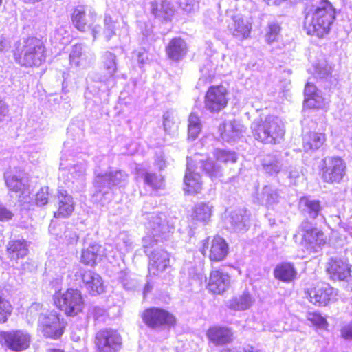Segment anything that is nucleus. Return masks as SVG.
<instances>
[{
  "label": "nucleus",
  "instance_id": "1",
  "mask_svg": "<svg viewBox=\"0 0 352 352\" xmlns=\"http://www.w3.org/2000/svg\"><path fill=\"white\" fill-rule=\"evenodd\" d=\"M335 15V9L330 1L322 0L307 8L304 28L307 34L322 38L329 33Z\"/></svg>",
  "mask_w": 352,
  "mask_h": 352
},
{
  "label": "nucleus",
  "instance_id": "2",
  "mask_svg": "<svg viewBox=\"0 0 352 352\" xmlns=\"http://www.w3.org/2000/svg\"><path fill=\"white\" fill-rule=\"evenodd\" d=\"M251 130L254 138L264 144H279L283 140L285 133L284 123L274 116L254 120L251 125Z\"/></svg>",
  "mask_w": 352,
  "mask_h": 352
},
{
  "label": "nucleus",
  "instance_id": "3",
  "mask_svg": "<svg viewBox=\"0 0 352 352\" xmlns=\"http://www.w3.org/2000/svg\"><path fill=\"white\" fill-rule=\"evenodd\" d=\"M14 56L22 66H39L45 60V47L40 39L29 37L19 45Z\"/></svg>",
  "mask_w": 352,
  "mask_h": 352
},
{
  "label": "nucleus",
  "instance_id": "4",
  "mask_svg": "<svg viewBox=\"0 0 352 352\" xmlns=\"http://www.w3.org/2000/svg\"><path fill=\"white\" fill-rule=\"evenodd\" d=\"M128 177V174L122 170L97 175L94 182L96 191L93 195L94 201L104 205L112 197L111 187L124 186L127 184Z\"/></svg>",
  "mask_w": 352,
  "mask_h": 352
},
{
  "label": "nucleus",
  "instance_id": "5",
  "mask_svg": "<svg viewBox=\"0 0 352 352\" xmlns=\"http://www.w3.org/2000/svg\"><path fill=\"white\" fill-rule=\"evenodd\" d=\"M53 299L56 307L69 316H76L84 308V300L78 289H68L63 293L56 292Z\"/></svg>",
  "mask_w": 352,
  "mask_h": 352
},
{
  "label": "nucleus",
  "instance_id": "6",
  "mask_svg": "<svg viewBox=\"0 0 352 352\" xmlns=\"http://www.w3.org/2000/svg\"><path fill=\"white\" fill-rule=\"evenodd\" d=\"M97 14L95 10L88 6H78L72 14V21L74 27L80 32H87L91 30L94 40L97 38L100 33V28L94 26Z\"/></svg>",
  "mask_w": 352,
  "mask_h": 352
},
{
  "label": "nucleus",
  "instance_id": "7",
  "mask_svg": "<svg viewBox=\"0 0 352 352\" xmlns=\"http://www.w3.org/2000/svg\"><path fill=\"white\" fill-rule=\"evenodd\" d=\"M298 235L302 237L303 245L310 252H317L318 248L325 243L324 233L314 228L307 221L301 223L294 237L297 238Z\"/></svg>",
  "mask_w": 352,
  "mask_h": 352
},
{
  "label": "nucleus",
  "instance_id": "8",
  "mask_svg": "<svg viewBox=\"0 0 352 352\" xmlns=\"http://www.w3.org/2000/svg\"><path fill=\"white\" fill-rule=\"evenodd\" d=\"M322 179L327 183H339L346 173V164L339 157H327L323 160Z\"/></svg>",
  "mask_w": 352,
  "mask_h": 352
},
{
  "label": "nucleus",
  "instance_id": "9",
  "mask_svg": "<svg viewBox=\"0 0 352 352\" xmlns=\"http://www.w3.org/2000/svg\"><path fill=\"white\" fill-rule=\"evenodd\" d=\"M95 343L99 352H118L122 342L121 336L116 331L104 329L96 333Z\"/></svg>",
  "mask_w": 352,
  "mask_h": 352
},
{
  "label": "nucleus",
  "instance_id": "10",
  "mask_svg": "<svg viewBox=\"0 0 352 352\" xmlns=\"http://www.w3.org/2000/svg\"><path fill=\"white\" fill-rule=\"evenodd\" d=\"M74 276L76 280H82L85 288L89 294L97 296L104 292L103 280L96 272L82 267H76Z\"/></svg>",
  "mask_w": 352,
  "mask_h": 352
},
{
  "label": "nucleus",
  "instance_id": "11",
  "mask_svg": "<svg viewBox=\"0 0 352 352\" xmlns=\"http://www.w3.org/2000/svg\"><path fill=\"white\" fill-rule=\"evenodd\" d=\"M227 89L221 85L211 86L204 98V107L211 113H218L228 104Z\"/></svg>",
  "mask_w": 352,
  "mask_h": 352
},
{
  "label": "nucleus",
  "instance_id": "12",
  "mask_svg": "<svg viewBox=\"0 0 352 352\" xmlns=\"http://www.w3.org/2000/svg\"><path fill=\"white\" fill-rule=\"evenodd\" d=\"M142 318L144 322L153 329L173 325L175 322V318L171 314L160 308L153 307L144 310Z\"/></svg>",
  "mask_w": 352,
  "mask_h": 352
},
{
  "label": "nucleus",
  "instance_id": "13",
  "mask_svg": "<svg viewBox=\"0 0 352 352\" xmlns=\"http://www.w3.org/2000/svg\"><path fill=\"white\" fill-rule=\"evenodd\" d=\"M39 329L46 337L56 339L63 334L60 318L55 311L41 314L38 318Z\"/></svg>",
  "mask_w": 352,
  "mask_h": 352
},
{
  "label": "nucleus",
  "instance_id": "14",
  "mask_svg": "<svg viewBox=\"0 0 352 352\" xmlns=\"http://www.w3.org/2000/svg\"><path fill=\"white\" fill-rule=\"evenodd\" d=\"M30 336L23 331H12L0 333V342L12 351H21L29 346Z\"/></svg>",
  "mask_w": 352,
  "mask_h": 352
},
{
  "label": "nucleus",
  "instance_id": "15",
  "mask_svg": "<svg viewBox=\"0 0 352 352\" xmlns=\"http://www.w3.org/2000/svg\"><path fill=\"white\" fill-rule=\"evenodd\" d=\"M307 294L309 301L318 306H326L337 296L336 291L327 283L318 285L308 290Z\"/></svg>",
  "mask_w": 352,
  "mask_h": 352
},
{
  "label": "nucleus",
  "instance_id": "16",
  "mask_svg": "<svg viewBox=\"0 0 352 352\" xmlns=\"http://www.w3.org/2000/svg\"><path fill=\"white\" fill-rule=\"evenodd\" d=\"M204 243L202 248V254H206V250L209 248V258L213 261H221L225 258L228 254V245L226 241L219 236H214L210 241L209 239Z\"/></svg>",
  "mask_w": 352,
  "mask_h": 352
},
{
  "label": "nucleus",
  "instance_id": "17",
  "mask_svg": "<svg viewBox=\"0 0 352 352\" xmlns=\"http://www.w3.org/2000/svg\"><path fill=\"white\" fill-rule=\"evenodd\" d=\"M230 275L221 270H212L208 280L207 287L213 294H220L227 291L230 286Z\"/></svg>",
  "mask_w": 352,
  "mask_h": 352
},
{
  "label": "nucleus",
  "instance_id": "18",
  "mask_svg": "<svg viewBox=\"0 0 352 352\" xmlns=\"http://www.w3.org/2000/svg\"><path fill=\"white\" fill-rule=\"evenodd\" d=\"M252 28V22L248 19L239 16H233L228 25L229 32L241 41L250 37Z\"/></svg>",
  "mask_w": 352,
  "mask_h": 352
},
{
  "label": "nucleus",
  "instance_id": "19",
  "mask_svg": "<svg viewBox=\"0 0 352 352\" xmlns=\"http://www.w3.org/2000/svg\"><path fill=\"white\" fill-rule=\"evenodd\" d=\"M170 266V254L164 250H155L149 256L150 274L158 275Z\"/></svg>",
  "mask_w": 352,
  "mask_h": 352
},
{
  "label": "nucleus",
  "instance_id": "20",
  "mask_svg": "<svg viewBox=\"0 0 352 352\" xmlns=\"http://www.w3.org/2000/svg\"><path fill=\"white\" fill-rule=\"evenodd\" d=\"M184 184V190L192 194L200 192L203 186L201 176L199 173H195L192 160L188 157H187Z\"/></svg>",
  "mask_w": 352,
  "mask_h": 352
},
{
  "label": "nucleus",
  "instance_id": "21",
  "mask_svg": "<svg viewBox=\"0 0 352 352\" xmlns=\"http://www.w3.org/2000/svg\"><path fill=\"white\" fill-rule=\"evenodd\" d=\"M4 178L6 184L9 190L16 193L19 201L26 203L30 199V192L25 188L21 179L12 171L6 172L4 175Z\"/></svg>",
  "mask_w": 352,
  "mask_h": 352
},
{
  "label": "nucleus",
  "instance_id": "22",
  "mask_svg": "<svg viewBox=\"0 0 352 352\" xmlns=\"http://www.w3.org/2000/svg\"><path fill=\"white\" fill-rule=\"evenodd\" d=\"M327 270L333 279L345 280L349 274L350 267L346 261L332 257L327 263Z\"/></svg>",
  "mask_w": 352,
  "mask_h": 352
},
{
  "label": "nucleus",
  "instance_id": "23",
  "mask_svg": "<svg viewBox=\"0 0 352 352\" xmlns=\"http://www.w3.org/2000/svg\"><path fill=\"white\" fill-rule=\"evenodd\" d=\"M206 336L209 340L215 345H223L232 340L233 333L226 327L214 326L208 329Z\"/></svg>",
  "mask_w": 352,
  "mask_h": 352
},
{
  "label": "nucleus",
  "instance_id": "24",
  "mask_svg": "<svg viewBox=\"0 0 352 352\" xmlns=\"http://www.w3.org/2000/svg\"><path fill=\"white\" fill-rule=\"evenodd\" d=\"M188 52L187 44L180 37L173 38L166 47L168 57L173 61L182 60Z\"/></svg>",
  "mask_w": 352,
  "mask_h": 352
},
{
  "label": "nucleus",
  "instance_id": "25",
  "mask_svg": "<svg viewBox=\"0 0 352 352\" xmlns=\"http://www.w3.org/2000/svg\"><path fill=\"white\" fill-rule=\"evenodd\" d=\"M223 140L227 142L235 141L245 131V127L239 122L234 120L219 126Z\"/></svg>",
  "mask_w": 352,
  "mask_h": 352
},
{
  "label": "nucleus",
  "instance_id": "26",
  "mask_svg": "<svg viewBox=\"0 0 352 352\" xmlns=\"http://www.w3.org/2000/svg\"><path fill=\"white\" fill-rule=\"evenodd\" d=\"M58 209L54 212L56 218L66 217L72 214L74 210L73 198L66 191L60 190L58 193Z\"/></svg>",
  "mask_w": 352,
  "mask_h": 352
},
{
  "label": "nucleus",
  "instance_id": "27",
  "mask_svg": "<svg viewBox=\"0 0 352 352\" xmlns=\"http://www.w3.org/2000/svg\"><path fill=\"white\" fill-rule=\"evenodd\" d=\"M249 215L244 208L233 211L230 216L229 222L233 230L236 232H243L249 226Z\"/></svg>",
  "mask_w": 352,
  "mask_h": 352
},
{
  "label": "nucleus",
  "instance_id": "28",
  "mask_svg": "<svg viewBox=\"0 0 352 352\" xmlns=\"http://www.w3.org/2000/svg\"><path fill=\"white\" fill-rule=\"evenodd\" d=\"M212 206L204 202H200L196 204L192 213V220L202 223L204 224L208 223L211 218L212 213Z\"/></svg>",
  "mask_w": 352,
  "mask_h": 352
},
{
  "label": "nucleus",
  "instance_id": "29",
  "mask_svg": "<svg viewBox=\"0 0 352 352\" xmlns=\"http://www.w3.org/2000/svg\"><path fill=\"white\" fill-rule=\"evenodd\" d=\"M7 251L11 259L23 258L28 252L27 243L24 239L12 240L8 244Z\"/></svg>",
  "mask_w": 352,
  "mask_h": 352
},
{
  "label": "nucleus",
  "instance_id": "30",
  "mask_svg": "<svg viewBox=\"0 0 352 352\" xmlns=\"http://www.w3.org/2000/svg\"><path fill=\"white\" fill-rule=\"evenodd\" d=\"M300 209L312 219L316 218L320 210V201L309 197H302L299 201Z\"/></svg>",
  "mask_w": 352,
  "mask_h": 352
},
{
  "label": "nucleus",
  "instance_id": "31",
  "mask_svg": "<svg viewBox=\"0 0 352 352\" xmlns=\"http://www.w3.org/2000/svg\"><path fill=\"white\" fill-rule=\"evenodd\" d=\"M325 140L324 133L309 132L303 138V147L306 151L318 149L323 145Z\"/></svg>",
  "mask_w": 352,
  "mask_h": 352
},
{
  "label": "nucleus",
  "instance_id": "32",
  "mask_svg": "<svg viewBox=\"0 0 352 352\" xmlns=\"http://www.w3.org/2000/svg\"><path fill=\"white\" fill-rule=\"evenodd\" d=\"M102 256V246L98 244H92L82 250L80 261L85 265H94L97 258Z\"/></svg>",
  "mask_w": 352,
  "mask_h": 352
},
{
  "label": "nucleus",
  "instance_id": "33",
  "mask_svg": "<svg viewBox=\"0 0 352 352\" xmlns=\"http://www.w3.org/2000/svg\"><path fill=\"white\" fill-rule=\"evenodd\" d=\"M102 64L105 74L102 80L106 82L113 78L117 72L116 56L110 52H104L102 56Z\"/></svg>",
  "mask_w": 352,
  "mask_h": 352
},
{
  "label": "nucleus",
  "instance_id": "34",
  "mask_svg": "<svg viewBox=\"0 0 352 352\" xmlns=\"http://www.w3.org/2000/svg\"><path fill=\"white\" fill-rule=\"evenodd\" d=\"M274 274L275 278L284 282L292 281L296 276V272L294 266L287 263L277 265Z\"/></svg>",
  "mask_w": 352,
  "mask_h": 352
},
{
  "label": "nucleus",
  "instance_id": "35",
  "mask_svg": "<svg viewBox=\"0 0 352 352\" xmlns=\"http://www.w3.org/2000/svg\"><path fill=\"white\" fill-rule=\"evenodd\" d=\"M254 300L248 292H244L241 295L233 298L229 302V307L234 310H245L250 307Z\"/></svg>",
  "mask_w": 352,
  "mask_h": 352
},
{
  "label": "nucleus",
  "instance_id": "36",
  "mask_svg": "<svg viewBox=\"0 0 352 352\" xmlns=\"http://www.w3.org/2000/svg\"><path fill=\"white\" fill-rule=\"evenodd\" d=\"M262 164L265 172L270 175L279 173L283 167L281 158L278 155L265 156L263 159Z\"/></svg>",
  "mask_w": 352,
  "mask_h": 352
},
{
  "label": "nucleus",
  "instance_id": "37",
  "mask_svg": "<svg viewBox=\"0 0 352 352\" xmlns=\"http://www.w3.org/2000/svg\"><path fill=\"white\" fill-rule=\"evenodd\" d=\"M279 195L276 189L271 186H265L259 195L261 202L267 207L272 206L278 201Z\"/></svg>",
  "mask_w": 352,
  "mask_h": 352
},
{
  "label": "nucleus",
  "instance_id": "38",
  "mask_svg": "<svg viewBox=\"0 0 352 352\" xmlns=\"http://www.w3.org/2000/svg\"><path fill=\"white\" fill-rule=\"evenodd\" d=\"M147 228L153 230L156 235L169 231L165 219L160 214H153L148 218Z\"/></svg>",
  "mask_w": 352,
  "mask_h": 352
},
{
  "label": "nucleus",
  "instance_id": "39",
  "mask_svg": "<svg viewBox=\"0 0 352 352\" xmlns=\"http://www.w3.org/2000/svg\"><path fill=\"white\" fill-rule=\"evenodd\" d=\"M201 168L211 178L218 177L221 175V168L219 165L217 164L211 160H200Z\"/></svg>",
  "mask_w": 352,
  "mask_h": 352
},
{
  "label": "nucleus",
  "instance_id": "40",
  "mask_svg": "<svg viewBox=\"0 0 352 352\" xmlns=\"http://www.w3.org/2000/svg\"><path fill=\"white\" fill-rule=\"evenodd\" d=\"M85 54L82 52V46L79 44L75 45L69 54L70 64L75 67L82 66L85 60Z\"/></svg>",
  "mask_w": 352,
  "mask_h": 352
},
{
  "label": "nucleus",
  "instance_id": "41",
  "mask_svg": "<svg viewBox=\"0 0 352 352\" xmlns=\"http://www.w3.org/2000/svg\"><path fill=\"white\" fill-rule=\"evenodd\" d=\"M201 130V123L199 116L192 112L188 118V135L195 140Z\"/></svg>",
  "mask_w": 352,
  "mask_h": 352
},
{
  "label": "nucleus",
  "instance_id": "42",
  "mask_svg": "<svg viewBox=\"0 0 352 352\" xmlns=\"http://www.w3.org/2000/svg\"><path fill=\"white\" fill-rule=\"evenodd\" d=\"M116 21L113 20L109 14H106L104 18L102 34L107 41H109L116 34Z\"/></svg>",
  "mask_w": 352,
  "mask_h": 352
},
{
  "label": "nucleus",
  "instance_id": "43",
  "mask_svg": "<svg viewBox=\"0 0 352 352\" xmlns=\"http://www.w3.org/2000/svg\"><path fill=\"white\" fill-rule=\"evenodd\" d=\"M144 180L145 184L155 190L162 188L164 185L163 177L154 173H145Z\"/></svg>",
  "mask_w": 352,
  "mask_h": 352
},
{
  "label": "nucleus",
  "instance_id": "44",
  "mask_svg": "<svg viewBox=\"0 0 352 352\" xmlns=\"http://www.w3.org/2000/svg\"><path fill=\"white\" fill-rule=\"evenodd\" d=\"M280 31V25L274 22L270 23L266 28L265 38L267 43L271 44L277 41Z\"/></svg>",
  "mask_w": 352,
  "mask_h": 352
},
{
  "label": "nucleus",
  "instance_id": "45",
  "mask_svg": "<svg viewBox=\"0 0 352 352\" xmlns=\"http://www.w3.org/2000/svg\"><path fill=\"white\" fill-rule=\"evenodd\" d=\"M214 155L217 161L225 164L234 163L236 161V154L233 152L217 149Z\"/></svg>",
  "mask_w": 352,
  "mask_h": 352
},
{
  "label": "nucleus",
  "instance_id": "46",
  "mask_svg": "<svg viewBox=\"0 0 352 352\" xmlns=\"http://www.w3.org/2000/svg\"><path fill=\"white\" fill-rule=\"evenodd\" d=\"M12 311V307L10 302L0 295V323L7 321Z\"/></svg>",
  "mask_w": 352,
  "mask_h": 352
},
{
  "label": "nucleus",
  "instance_id": "47",
  "mask_svg": "<svg viewBox=\"0 0 352 352\" xmlns=\"http://www.w3.org/2000/svg\"><path fill=\"white\" fill-rule=\"evenodd\" d=\"M163 125L164 131L170 133L177 129V124L175 121V117L173 113L167 111L163 116Z\"/></svg>",
  "mask_w": 352,
  "mask_h": 352
},
{
  "label": "nucleus",
  "instance_id": "48",
  "mask_svg": "<svg viewBox=\"0 0 352 352\" xmlns=\"http://www.w3.org/2000/svg\"><path fill=\"white\" fill-rule=\"evenodd\" d=\"M307 318L314 326L318 328L326 329L328 327L329 324L326 318L322 317L320 314L309 313L307 316Z\"/></svg>",
  "mask_w": 352,
  "mask_h": 352
},
{
  "label": "nucleus",
  "instance_id": "49",
  "mask_svg": "<svg viewBox=\"0 0 352 352\" xmlns=\"http://www.w3.org/2000/svg\"><path fill=\"white\" fill-rule=\"evenodd\" d=\"M305 105L309 108H322L324 105V98L318 92L314 96L305 98Z\"/></svg>",
  "mask_w": 352,
  "mask_h": 352
},
{
  "label": "nucleus",
  "instance_id": "50",
  "mask_svg": "<svg viewBox=\"0 0 352 352\" xmlns=\"http://www.w3.org/2000/svg\"><path fill=\"white\" fill-rule=\"evenodd\" d=\"M48 187H43L36 195V202L38 206L45 205L48 201Z\"/></svg>",
  "mask_w": 352,
  "mask_h": 352
},
{
  "label": "nucleus",
  "instance_id": "51",
  "mask_svg": "<svg viewBox=\"0 0 352 352\" xmlns=\"http://www.w3.org/2000/svg\"><path fill=\"white\" fill-rule=\"evenodd\" d=\"M160 11H162V12L164 14V16H162L160 18L164 20H168L170 16H172L173 14V11L170 7L169 3L166 1L162 2L160 6Z\"/></svg>",
  "mask_w": 352,
  "mask_h": 352
},
{
  "label": "nucleus",
  "instance_id": "52",
  "mask_svg": "<svg viewBox=\"0 0 352 352\" xmlns=\"http://www.w3.org/2000/svg\"><path fill=\"white\" fill-rule=\"evenodd\" d=\"M105 314L106 310L100 307L94 306L89 309V314L97 320L102 319L105 316Z\"/></svg>",
  "mask_w": 352,
  "mask_h": 352
},
{
  "label": "nucleus",
  "instance_id": "53",
  "mask_svg": "<svg viewBox=\"0 0 352 352\" xmlns=\"http://www.w3.org/2000/svg\"><path fill=\"white\" fill-rule=\"evenodd\" d=\"M341 337L345 340H352V322L343 325L340 329Z\"/></svg>",
  "mask_w": 352,
  "mask_h": 352
},
{
  "label": "nucleus",
  "instance_id": "54",
  "mask_svg": "<svg viewBox=\"0 0 352 352\" xmlns=\"http://www.w3.org/2000/svg\"><path fill=\"white\" fill-rule=\"evenodd\" d=\"M183 10L187 14H193L198 11L199 3L195 0L188 1L183 7Z\"/></svg>",
  "mask_w": 352,
  "mask_h": 352
},
{
  "label": "nucleus",
  "instance_id": "55",
  "mask_svg": "<svg viewBox=\"0 0 352 352\" xmlns=\"http://www.w3.org/2000/svg\"><path fill=\"white\" fill-rule=\"evenodd\" d=\"M158 236L155 233L153 236L147 235L142 239V244L145 249V252H147L146 249L153 247L156 243L157 241L156 237Z\"/></svg>",
  "mask_w": 352,
  "mask_h": 352
},
{
  "label": "nucleus",
  "instance_id": "56",
  "mask_svg": "<svg viewBox=\"0 0 352 352\" xmlns=\"http://www.w3.org/2000/svg\"><path fill=\"white\" fill-rule=\"evenodd\" d=\"M316 73L320 78H324L331 73V68L326 64H320L316 67Z\"/></svg>",
  "mask_w": 352,
  "mask_h": 352
},
{
  "label": "nucleus",
  "instance_id": "57",
  "mask_svg": "<svg viewBox=\"0 0 352 352\" xmlns=\"http://www.w3.org/2000/svg\"><path fill=\"white\" fill-rule=\"evenodd\" d=\"M318 93V91L316 89V87L314 84H311L310 82L307 83L305 88V98L314 96V95Z\"/></svg>",
  "mask_w": 352,
  "mask_h": 352
},
{
  "label": "nucleus",
  "instance_id": "58",
  "mask_svg": "<svg viewBox=\"0 0 352 352\" xmlns=\"http://www.w3.org/2000/svg\"><path fill=\"white\" fill-rule=\"evenodd\" d=\"M12 213L10 210L0 204V220H9L12 219Z\"/></svg>",
  "mask_w": 352,
  "mask_h": 352
},
{
  "label": "nucleus",
  "instance_id": "59",
  "mask_svg": "<svg viewBox=\"0 0 352 352\" xmlns=\"http://www.w3.org/2000/svg\"><path fill=\"white\" fill-rule=\"evenodd\" d=\"M150 10L155 17L160 18L162 16H164V14L162 12V11H160V6L156 1L151 2Z\"/></svg>",
  "mask_w": 352,
  "mask_h": 352
},
{
  "label": "nucleus",
  "instance_id": "60",
  "mask_svg": "<svg viewBox=\"0 0 352 352\" xmlns=\"http://www.w3.org/2000/svg\"><path fill=\"white\" fill-rule=\"evenodd\" d=\"M300 176L299 170L296 167H289V169L288 170V177L293 180L291 182H292L294 184H296V179L298 178Z\"/></svg>",
  "mask_w": 352,
  "mask_h": 352
},
{
  "label": "nucleus",
  "instance_id": "61",
  "mask_svg": "<svg viewBox=\"0 0 352 352\" xmlns=\"http://www.w3.org/2000/svg\"><path fill=\"white\" fill-rule=\"evenodd\" d=\"M67 33V32L64 27H60L54 32V39L56 41L60 42L64 38L63 35Z\"/></svg>",
  "mask_w": 352,
  "mask_h": 352
},
{
  "label": "nucleus",
  "instance_id": "62",
  "mask_svg": "<svg viewBox=\"0 0 352 352\" xmlns=\"http://www.w3.org/2000/svg\"><path fill=\"white\" fill-rule=\"evenodd\" d=\"M85 169L82 166H75L71 170V174L75 177H80L85 174Z\"/></svg>",
  "mask_w": 352,
  "mask_h": 352
},
{
  "label": "nucleus",
  "instance_id": "63",
  "mask_svg": "<svg viewBox=\"0 0 352 352\" xmlns=\"http://www.w3.org/2000/svg\"><path fill=\"white\" fill-rule=\"evenodd\" d=\"M8 112V105L1 100H0V121L6 117Z\"/></svg>",
  "mask_w": 352,
  "mask_h": 352
},
{
  "label": "nucleus",
  "instance_id": "64",
  "mask_svg": "<svg viewBox=\"0 0 352 352\" xmlns=\"http://www.w3.org/2000/svg\"><path fill=\"white\" fill-rule=\"evenodd\" d=\"M134 54H135V55L138 56V62L140 64H144L148 59V57L146 56V57H144L146 55V52L144 50H141L140 51L134 52Z\"/></svg>",
  "mask_w": 352,
  "mask_h": 352
}]
</instances>
